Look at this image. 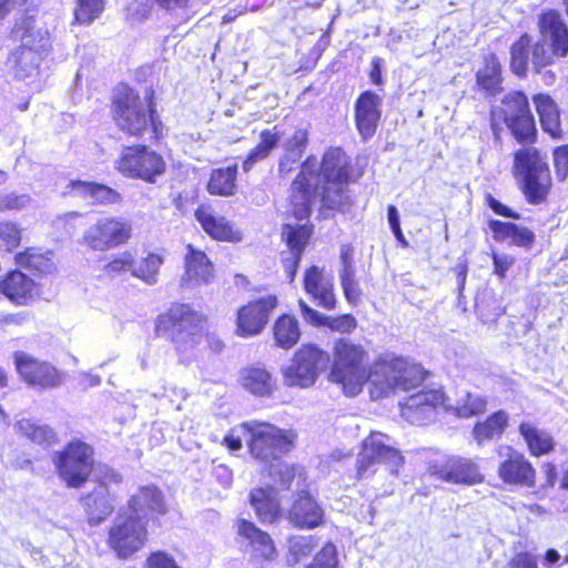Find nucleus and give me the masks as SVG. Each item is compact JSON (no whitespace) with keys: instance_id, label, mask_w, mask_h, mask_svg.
Listing matches in <instances>:
<instances>
[{"instance_id":"obj_1","label":"nucleus","mask_w":568,"mask_h":568,"mask_svg":"<svg viewBox=\"0 0 568 568\" xmlns=\"http://www.w3.org/2000/svg\"><path fill=\"white\" fill-rule=\"evenodd\" d=\"M348 165L347 156L339 148L329 149L324 154L320 173L315 158L305 160L292 183L291 203L297 219L310 215L313 199L317 195L327 209L344 210L351 204L347 190Z\"/></svg>"},{"instance_id":"obj_2","label":"nucleus","mask_w":568,"mask_h":568,"mask_svg":"<svg viewBox=\"0 0 568 568\" xmlns=\"http://www.w3.org/2000/svg\"><path fill=\"white\" fill-rule=\"evenodd\" d=\"M113 104L115 122L123 132L133 136L149 133L150 140H158L162 134L163 125L155 118L152 102L145 104L131 88L120 87Z\"/></svg>"},{"instance_id":"obj_3","label":"nucleus","mask_w":568,"mask_h":568,"mask_svg":"<svg viewBox=\"0 0 568 568\" xmlns=\"http://www.w3.org/2000/svg\"><path fill=\"white\" fill-rule=\"evenodd\" d=\"M365 348L349 338H339L333 348V365L331 381L339 384L345 395L353 397L361 393L363 385L369 383L365 362Z\"/></svg>"},{"instance_id":"obj_4","label":"nucleus","mask_w":568,"mask_h":568,"mask_svg":"<svg viewBox=\"0 0 568 568\" xmlns=\"http://www.w3.org/2000/svg\"><path fill=\"white\" fill-rule=\"evenodd\" d=\"M425 379L420 365L403 358L377 362L369 372V393L373 399H379L397 390H409Z\"/></svg>"},{"instance_id":"obj_5","label":"nucleus","mask_w":568,"mask_h":568,"mask_svg":"<svg viewBox=\"0 0 568 568\" xmlns=\"http://www.w3.org/2000/svg\"><path fill=\"white\" fill-rule=\"evenodd\" d=\"M515 170L528 203H542L551 186L550 171L545 158L536 148L524 146L515 153Z\"/></svg>"},{"instance_id":"obj_6","label":"nucleus","mask_w":568,"mask_h":568,"mask_svg":"<svg viewBox=\"0 0 568 568\" xmlns=\"http://www.w3.org/2000/svg\"><path fill=\"white\" fill-rule=\"evenodd\" d=\"M202 315L187 304H173L158 320V332L171 339L179 352L193 348L202 334Z\"/></svg>"},{"instance_id":"obj_7","label":"nucleus","mask_w":568,"mask_h":568,"mask_svg":"<svg viewBox=\"0 0 568 568\" xmlns=\"http://www.w3.org/2000/svg\"><path fill=\"white\" fill-rule=\"evenodd\" d=\"M240 432L248 435L251 455L263 463L277 460L292 448L296 438L291 430H282L272 424L257 420L242 423Z\"/></svg>"},{"instance_id":"obj_8","label":"nucleus","mask_w":568,"mask_h":568,"mask_svg":"<svg viewBox=\"0 0 568 568\" xmlns=\"http://www.w3.org/2000/svg\"><path fill=\"white\" fill-rule=\"evenodd\" d=\"M116 170L126 178L155 183L166 171L163 156L146 145L122 149L115 161Z\"/></svg>"},{"instance_id":"obj_9","label":"nucleus","mask_w":568,"mask_h":568,"mask_svg":"<svg viewBox=\"0 0 568 568\" xmlns=\"http://www.w3.org/2000/svg\"><path fill=\"white\" fill-rule=\"evenodd\" d=\"M378 464H384L390 473L395 474L404 464V457L392 445L389 436L374 432L364 439L362 450L358 454L356 462L357 478H367L373 475Z\"/></svg>"},{"instance_id":"obj_10","label":"nucleus","mask_w":568,"mask_h":568,"mask_svg":"<svg viewBox=\"0 0 568 568\" xmlns=\"http://www.w3.org/2000/svg\"><path fill=\"white\" fill-rule=\"evenodd\" d=\"M92 447L81 440H73L54 454L58 474L69 487L78 488L87 481L92 470Z\"/></svg>"},{"instance_id":"obj_11","label":"nucleus","mask_w":568,"mask_h":568,"mask_svg":"<svg viewBox=\"0 0 568 568\" xmlns=\"http://www.w3.org/2000/svg\"><path fill=\"white\" fill-rule=\"evenodd\" d=\"M146 520L121 509L109 530V545L119 558L126 559L140 550L148 539Z\"/></svg>"},{"instance_id":"obj_12","label":"nucleus","mask_w":568,"mask_h":568,"mask_svg":"<svg viewBox=\"0 0 568 568\" xmlns=\"http://www.w3.org/2000/svg\"><path fill=\"white\" fill-rule=\"evenodd\" d=\"M131 235L130 221L119 216H102L87 227L81 243L93 251L105 252L125 244Z\"/></svg>"},{"instance_id":"obj_13","label":"nucleus","mask_w":568,"mask_h":568,"mask_svg":"<svg viewBox=\"0 0 568 568\" xmlns=\"http://www.w3.org/2000/svg\"><path fill=\"white\" fill-rule=\"evenodd\" d=\"M328 354L315 345L302 346L294 355L291 365L284 371V379L288 386H312L321 372L326 368Z\"/></svg>"},{"instance_id":"obj_14","label":"nucleus","mask_w":568,"mask_h":568,"mask_svg":"<svg viewBox=\"0 0 568 568\" xmlns=\"http://www.w3.org/2000/svg\"><path fill=\"white\" fill-rule=\"evenodd\" d=\"M500 112L513 135L519 142H531L536 135L529 102L521 91H510L501 99Z\"/></svg>"},{"instance_id":"obj_15","label":"nucleus","mask_w":568,"mask_h":568,"mask_svg":"<svg viewBox=\"0 0 568 568\" xmlns=\"http://www.w3.org/2000/svg\"><path fill=\"white\" fill-rule=\"evenodd\" d=\"M13 358L19 375L29 386L43 390L61 384V375L50 363L34 358L24 352H16Z\"/></svg>"},{"instance_id":"obj_16","label":"nucleus","mask_w":568,"mask_h":568,"mask_svg":"<svg viewBox=\"0 0 568 568\" xmlns=\"http://www.w3.org/2000/svg\"><path fill=\"white\" fill-rule=\"evenodd\" d=\"M498 455L503 458L498 475L504 483L526 487L535 486V469L521 453L510 446H500Z\"/></svg>"},{"instance_id":"obj_17","label":"nucleus","mask_w":568,"mask_h":568,"mask_svg":"<svg viewBox=\"0 0 568 568\" xmlns=\"http://www.w3.org/2000/svg\"><path fill=\"white\" fill-rule=\"evenodd\" d=\"M276 305V296L267 295L241 307L237 312L236 333L243 337L260 334Z\"/></svg>"},{"instance_id":"obj_18","label":"nucleus","mask_w":568,"mask_h":568,"mask_svg":"<svg viewBox=\"0 0 568 568\" xmlns=\"http://www.w3.org/2000/svg\"><path fill=\"white\" fill-rule=\"evenodd\" d=\"M429 473L452 484L473 485L483 480L478 466L463 457H449L443 463H434L429 466Z\"/></svg>"},{"instance_id":"obj_19","label":"nucleus","mask_w":568,"mask_h":568,"mask_svg":"<svg viewBox=\"0 0 568 568\" xmlns=\"http://www.w3.org/2000/svg\"><path fill=\"white\" fill-rule=\"evenodd\" d=\"M30 36H23L22 45L16 49L8 58L7 64L12 70L14 77L26 81L28 84H37L40 73L39 67L42 60V53L39 49L30 47Z\"/></svg>"},{"instance_id":"obj_20","label":"nucleus","mask_w":568,"mask_h":568,"mask_svg":"<svg viewBox=\"0 0 568 568\" xmlns=\"http://www.w3.org/2000/svg\"><path fill=\"white\" fill-rule=\"evenodd\" d=\"M282 237L288 247L287 252L282 253V262L287 278L290 282H293L302 254L311 237V229L307 225L292 226L286 224L283 229Z\"/></svg>"},{"instance_id":"obj_21","label":"nucleus","mask_w":568,"mask_h":568,"mask_svg":"<svg viewBox=\"0 0 568 568\" xmlns=\"http://www.w3.org/2000/svg\"><path fill=\"white\" fill-rule=\"evenodd\" d=\"M444 403V394L439 390H422L409 396L402 407L403 416L412 424H424L433 419L435 409Z\"/></svg>"},{"instance_id":"obj_22","label":"nucleus","mask_w":568,"mask_h":568,"mask_svg":"<svg viewBox=\"0 0 568 568\" xmlns=\"http://www.w3.org/2000/svg\"><path fill=\"white\" fill-rule=\"evenodd\" d=\"M287 519L296 528L313 529L322 525L324 510L307 491L301 490L288 510Z\"/></svg>"},{"instance_id":"obj_23","label":"nucleus","mask_w":568,"mask_h":568,"mask_svg":"<svg viewBox=\"0 0 568 568\" xmlns=\"http://www.w3.org/2000/svg\"><path fill=\"white\" fill-rule=\"evenodd\" d=\"M141 520L152 515H164L166 505L162 491L154 485L142 486L128 501L126 510Z\"/></svg>"},{"instance_id":"obj_24","label":"nucleus","mask_w":568,"mask_h":568,"mask_svg":"<svg viewBox=\"0 0 568 568\" xmlns=\"http://www.w3.org/2000/svg\"><path fill=\"white\" fill-rule=\"evenodd\" d=\"M382 98L372 92H363L355 103L356 128L364 140L371 139L381 119Z\"/></svg>"},{"instance_id":"obj_25","label":"nucleus","mask_w":568,"mask_h":568,"mask_svg":"<svg viewBox=\"0 0 568 568\" xmlns=\"http://www.w3.org/2000/svg\"><path fill=\"white\" fill-rule=\"evenodd\" d=\"M542 41L550 45L556 57L568 54V27L555 10L542 13L539 18Z\"/></svg>"},{"instance_id":"obj_26","label":"nucleus","mask_w":568,"mask_h":568,"mask_svg":"<svg viewBox=\"0 0 568 568\" xmlns=\"http://www.w3.org/2000/svg\"><path fill=\"white\" fill-rule=\"evenodd\" d=\"M194 215L205 233L212 239L235 243L242 241V233L224 216L215 214L210 206H199Z\"/></svg>"},{"instance_id":"obj_27","label":"nucleus","mask_w":568,"mask_h":568,"mask_svg":"<svg viewBox=\"0 0 568 568\" xmlns=\"http://www.w3.org/2000/svg\"><path fill=\"white\" fill-rule=\"evenodd\" d=\"M304 290L317 305L325 310H334L337 304L332 278L324 276L323 268L311 266L304 274Z\"/></svg>"},{"instance_id":"obj_28","label":"nucleus","mask_w":568,"mask_h":568,"mask_svg":"<svg viewBox=\"0 0 568 568\" xmlns=\"http://www.w3.org/2000/svg\"><path fill=\"white\" fill-rule=\"evenodd\" d=\"M91 525L105 520L114 509L115 497L110 493L105 481H100L91 493L80 499Z\"/></svg>"},{"instance_id":"obj_29","label":"nucleus","mask_w":568,"mask_h":568,"mask_svg":"<svg viewBox=\"0 0 568 568\" xmlns=\"http://www.w3.org/2000/svg\"><path fill=\"white\" fill-rule=\"evenodd\" d=\"M189 253L185 256V272L182 276V285L193 287L207 284L213 277V265L204 252L187 245Z\"/></svg>"},{"instance_id":"obj_30","label":"nucleus","mask_w":568,"mask_h":568,"mask_svg":"<svg viewBox=\"0 0 568 568\" xmlns=\"http://www.w3.org/2000/svg\"><path fill=\"white\" fill-rule=\"evenodd\" d=\"M298 305L303 320L315 327H328L333 332L345 334L353 332L357 326L356 318L351 314L332 317L312 308L303 300L298 301Z\"/></svg>"},{"instance_id":"obj_31","label":"nucleus","mask_w":568,"mask_h":568,"mask_svg":"<svg viewBox=\"0 0 568 568\" xmlns=\"http://www.w3.org/2000/svg\"><path fill=\"white\" fill-rule=\"evenodd\" d=\"M488 227L493 233L496 242L510 240L513 245L530 250L535 243V233L526 226L518 225L514 222H503L499 220H490Z\"/></svg>"},{"instance_id":"obj_32","label":"nucleus","mask_w":568,"mask_h":568,"mask_svg":"<svg viewBox=\"0 0 568 568\" xmlns=\"http://www.w3.org/2000/svg\"><path fill=\"white\" fill-rule=\"evenodd\" d=\"M34 291V281L20 271H12L0 281V292L18 305H24L31 301Z\"/></svg>"},{"instance_id":"obj_33","label":"nucleus","mask_w":568,"mask_h":568,"mask_svg":"<svg viewBox=\"0 0 568 568\" xmlns=\"http://www.w3.org/2000/svg\"><path fill=\"white\" fill-rule=\"evenodd\" d=\"M68 187L70 193L84 199H91L93 203L102 205L116 204L122 201V196L118 191L100 183L75 180L70 181Z\"/></svg>"},{"instance_id":"obj_34","label":"nucleus","mask_w":568,"mask_h":568,"mask_svg":"<svg viewBox=\"0 0 568 568\" xmlns=\"http://www.w3.org/2000/svg\"><path fill=\"white\" fill-rule=\"evenodd\" d=\"M239 535L250 541L257 557L271 560L276 554L274 542L267 532L258 529L254 524L242 519L237 527Z\"/></svg>"},{"instance_id":"obj_35","label":"nucleus","mask_w":568,"mask_h":568,"mask_svg":"<svg viewBox=\"0 0 568 568\" xmlns=\"http://www.w3.org/2000/svg\"><path fill=\"white\" fill-rule=\"evenodd\" d=\"M534 103L539 114L542 130L552 138H561L559 111L554 100L547 94H536Z\"/></svg>"},{"instance_id":"obj_36","label":"nucleus","mask_w":568,"mask_h":568,"mask_svg":"<svg viewBox=\"0 0 568 568\" xmlns=\"http://www.w3.org/2000/svg\"><path fill=\"white\" fill-rule=\"evenodd\" d=\"M251 505L262 523H272L278 516L280 503L273 488H258L250 494Z\"/></svg>"},{"instance_id":"obj_37","label":"nucleus","mask_w":568,"mask_h":568,"mask_svg":"<svg viewBox=\"0 0 568 568\" xmlns=\"http://www.w3.org/2000/svg\"><path fill=\"white\" fill-rule=\"evenodd\" d=\"M308 133L305 129H297L288 136L284 143V154L280 160V173H288L292 171V164L297 163L307 145Z\"/></svg>"},{"instance_id":"obj_38","label":"nucleus","mask_w":568,"mask_h":568,"mask_svg":"<svg viewBox=\"0 0 568 568\" xmlns=\"http://www.w3.org/2000/svg\"><path fill=\"white\" fill-rule=\"evenodd\" d=\"M243 387L256 396H270L274 388L275 382L270 372L263 367H248L241 374Z\"/></svg>"},{"instance_id":"obj_39","label":"nucleus","mask_w":568,"mask_h":568,"mask_svg":"<svg viewBox=\"0 0 568 568\" xmlns=\"http://www.w3.org/2000/svg\"><path fill=\"white\" fill-rule=\"evenodd\" d=\"M477 84L488 94L495 95L500 90L501 65L493 53L484 57V65L476 73Z\"/></svg>"},{"instance_id":"obj_40","label":"nucleus","mask_w":568,"mask_h":568,"mask_svg":"<svg viewBox=\"0 0 568 568\" xmlns=\"http://www.w3.org/2000/svg\"><path fill=\"white\" fill-rule=\"evenodd\" d=\"M519 433L527 443L532 456L548 454L555 447L554 438L548 432L539 429L529 423H521L519 425Z\"/></svg>"},{"instance_id":"obj_41","label":"nucleus","mask_w":568,"mask_h":568,"mask_svg":"<svg viewBox=\"0 0 568 568\" xmlns=\"http://www.w3.org/2000/svg\"><path fill=\"white\" fill-rule=\"evenodd\" d=\"M237 165L215 169L212 171L207 191L214 195L229 196L236 190Z\"/></svg>"},{"instance_id":"obj_42","label":"nucleus","mask_w":568,"mask_h":568,"mask_svg":"<svg viewBox=\"0 0 568 568\" xmlns=\"http://www.w3.org/2000/svg\"><path fill=\"white\" fill-rule=\"evenodd\" d=\"M16 261L20 266L39 274H51L55 270L52 253H42L38 248H28L20 252L17 254Z\"/></svg>"},{"instance_id":"obj_43","label":"nucleus","mask_w":568,"mask_h":568,"mask_svg":"<svg viewBox=\"0 0 568 568\" xmlns=\"http://www.w3.org/2000/svg\"><path fill=\"white\" fill-rule=\"evenodd\" d=\"M17 427L23 436L43 447H49L58 440L55 432L50 426L33 419H21Z\"/></svg>"},{"instance_id":"obj_44","label":"nucleus","mask_w":568,"mask_h":568,"mask_svg":"<svg viewBox=\"0 0 568 568\" xmlns=\"http://www.w3.org/2000/svg\"><path fill=\"white\" fill-rule=\"evenodd\" d=\"M276 345L290 349L300 339L301 332L297 320L291 315H282L273 327Z\"/></svg>"},{"instance_id":"obj_45","label":"nucleus","mask_w":568,"mask_h":568,"mask_svg":"<svg viewBox=\"0 0 568 568\" xmlns=\"http://www.w3.org/2000/svg\"><path fill=\"white\" fill-rule=\"evenodd\" d=\"M508 422V415L504 410H498L490 415L484 423H478L473 430V435L478 445L486 440H491L500 436Z\"/></svg>"},{"instance_id":"obj_46","label":"nucleus","mask_w":568,"mask_h":568,"mask_svg":"<svg viewBox=\"0 0 568 568\" xmlns=\"http://www.w3.org/2000/svg\"><path fill=\"white\" fill-rule=\"evenodd\" d=\"M261 142L247 154L243 161V170L248 172L253 166L266 159L271 151L275 149L281 140L278 132H272L270 130H263L260 134Z\"/></svg>"},{"instance_id":"obj_47","label":"nucleus","mask_w":568,"mask_h":568,"mask_svg":"<svg viewBox=\"0 0 568 568\" xmlns=\"http://www.w3.org/2000/svg\"><path fill=\"white\" fill-rule=\"evenodd\" d=\"M163 264L160 255L149 253L140 261L134 260L132 276L141 280L146 285H155L159 282V272Z\"/></svg>"},{"instance_id":"obj_48","label":"nucleus","mask_w":568,"mask_h":568,"mask_svg":"<svg viewBox=\"0 0 568 568\" xmlns=\"http://www.w3.org/2000/svg\"><path fill=\"white\" fill-rule=\"evenodd\" d=\"M487 400L479 394L463 393L454 406L455 414L462 418H469L486 412Z\"/></svg>"},{"instance_id":"obj_49","label":"nucleus","mask_w":568,"mask_h":568,"mask_svg":"<svg viewBox=\"0 0 568 568\" xmlns=\"http://www.w3.org/2000/svg\"><path fill=\"white\" fill-rule=\"evenodd\" d=\"M530 43L531 38L528 34H524L511 45L510 67L518 75H524L527 71Z\"/></svg>"},{"instance_id":"obj_50","label":"nucleus","mask_w":568,"mask_h":568,"mask_svg":"<svg viewBox=\"0 0 568 568\" xmlns=\"http://www.w3.org/2000/svg\"><path fill=\"white\" fill-rule=\"evenodd\" d=\"M341 286L344 296L349 304L357 305L361 301L362 288L356 278V272L353 264L342 267L339 271Z\"/></svg>"},{"instance_id":"obj_51","label":"nucleus","mask_w":568,"mask_h":568,"mask_svg":"<svg viewBox=\"0 0 568 568\" xmlns=\"http://www.w3.org/2000/svg\"><path fill=\"white\" fill-rule=\"evenodd\" d=\"M315 547L312 536H294L288 540V565H295L308 557Z\"/></svg>"},{"instance_id":"obj_52","label":"nucleus","mask_w":568,"mask_h":568,"mask_svg":"<svg viewBox=\"0 0 568 568\" xmlns=\"http://www.w3.org/2000/svg\"><path fill=\"white\" fill-rule=\"evenodd\" d=\"M268 464L270 476L273 478L274 483L282 489H288L298 468L282 462L281 457H278L277 460L270 462Z\"/></svg>"},{"instance_id":"obj_53","label":"nucleus","mask_w":568,"mask_h":568,"mask_svg":"<svg viewBox=\"0 0 568 568\" xmlns=\"http://www.w3.org/2000/svg\"><path fill=\"white\" fill-rule=\"evenodd\" d=\"M103 10L102 0H77L74 20L78 23H91Z\"/></svg>"},{"instance_id":"obj_54","label":"nucleus","mask_w":568,"mask_h":568,"mask_svg":"<svg viewBox=\"0 0 568 568\" xmlns=\"http://www.w3.org/2000/svg\"><path fill=\"white\" fill-rule=\"evenodd\" d=\"M134 266V256L131 252L124 251L112 256V260L103 266L106 275L116 276L130 272Z\"/></svg>"},{"instance_id":"obj_55","label":"nucleus","mask_w":568,"mask_h":568,"mask_svg":"<svg viewBox=\"0 0 568 568\" xmlns=\"http://www.w3.org/2000/svg\"><path fill=\"white\" fill-rule=\"evenodd\" d=\"M21 241L20 230L14 223L0 222V248L11 251Z\"/></svg>"},{"instance_id":"obj_56","label":"nucleus","mask_w":568,"mask_h":568,"mask_svg":"<svg viewBox=\"0 0 568 568\" xmlns=\"http://www.w3.org/2000/svg\"><path fill=\"white\" fill-rule=\"evenodd\" d=\"M336 548L333 544H326L308 568H336Z\"/></svg>"},{"instance_id":"obj_57","label":"nucleus","mask_w":568,"mask_h":568,"mask_svg":"<svg viewBox=\"0 0 568 568\" xmlns=\"http://www.w3.org/2000/svg\"><path fill=\"white\" fill-rule=\"evenodd\" d=\"M31 199L27 194H17L14 192L0 194V210H21L29 206Z\"/></svg>"},{"instance_id":"obj_58","label":"nucleus","mask_w":568,"mask_h":568,"mask_svg":"<svg viewBox=\"0 0 568 568\" xmlns=\"http://www.w3.org/2000/svg\"><path fill=\"white\" fill-rule=\"evenodd\" d=\"M545 42H537L531 51V63L534 69L546 68L552 63L555 54L545 48Z\"/></svg>"},{"instance_id":"obj_59","label":"nucleus","mask_w":568,"mask_h":568,"mask_svg":"<svg viewBox=\"0 0 568 568\" xmlns=\"http://www.w3.org/2000/svg\"><path fill=\"white\" fill-rule=\"evenodd\" d=\"M554 163L557 178L564 181L568 176V144L554 151Z\"/></svg>"},{"instance_id":"obj_60","label":"nucleus","mask_w":568,"mask_h":568,"mask_svg":"<svg viewBox=\"0 0 568 568\" xmlns=\"http://www.w3.org/2000/svg\"><path fill=\"white\" fill-rule=\"evenodd\" d=\"M505 568H538L537 557L528 551L516 554Z\"/></svg>"},{"instance_id":"obj_61","label":"nucleus","mask_w":568,"mask_h":568,"mask_svg":"<svg viewBox=\"0 0 568 568\" xmlns=\"http://www.w3.org/2000/svg\"><path fill=\"white\" fill-rule=\"evenodd\" d=\"M241 424L234 428H232L231 433L227 434L224 439L223 444L230 449V450H239L242 447V442L245 440L248 445V435L245 433L240 432Z\"/></svg>"},{"instance_id":"obj_62","label":"nucleus","mask_w":568,"mask_h":568,"mask_svg":"<svg viewBox=\"0 0 568 568\" xmlns=\"http://www.w3.org/2000/svg\"><path fill=\"white\" fill-rule=\"evenodd\" d=\"M486 203L489 206V209L493 210L494 213H496L497 215L510 217L514 220H518L520 217L519 213L513 211L510 207L499 202L491 194L486 195Z\"/></svg>"},{"instance_id":"obj_63","label":"nucleus","mask_w":568,"mask_h":568,"mask_svg":"<svg viewBox=\"0 0 568 568\" xmlns=\"http://www.w3.org/2000/svg\"><path fill=\"white\" fill-rule=\"evenodd\" d=\"M494 272L499 277H505L507 271L515 263V258L508 254L493 253Z\"/></svg>"},{"instance_id":"obj_64","label":"nucleus","mask_w":568,"mask_h":568,"mask_svg":"<svg viewBox=\"0 0 568 568\" xmlns=\"http://www.w3.org/2000/svg\"><path fill=\"white\" fill-rule=\"evenodd\" d=\"M149 568H179L174 559L165 552H154L148 559Z\"/></svg>"}]
</instances>
